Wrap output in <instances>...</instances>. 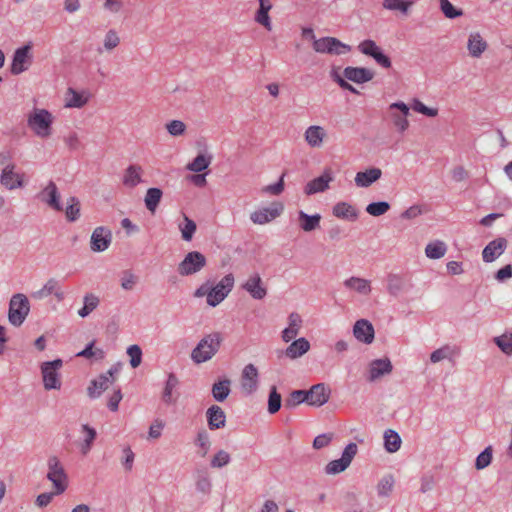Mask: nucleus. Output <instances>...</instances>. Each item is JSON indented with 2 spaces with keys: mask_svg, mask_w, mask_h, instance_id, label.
Listing matches in <instances>:
<instances>
[{
  "mask_svg": "<svg viewBox=\"0 0 512 512\" xmlns=\"http://www.w3.org/2000/svg\"><path fill=\"white\" fill-rule=\"evenodd\" d=\"M302 323L303 320L298 313H290L288 316V326L282 331V340L286 343L294 340L300 332Z\"/></svg>",
  "mask_w": 512,
  "mask_h": 512,
  "instance_id": "33",
  "label": "nucleus"
},
{
  "mask_svg": "<svg viewBox=\"0 0 512 512\" xmlns=\"http://www.w3.org/2000/svg\"><path fill=\"white\" fill-rule=\"evenodd\" d=\"M395 486V478L392 474L384 475L377 483V495L380 498H387L393 492Z\"/></svg>",
  "mask_w": 512,
  "mask_h": 512,
  "instance_id": "43",
  "label": "nucleus"
},
{
  "mask_svg": "<svg viewBox=\"0 0 512 512\" xmlns=\"http://www.w3.org/2000/svg\"><path fill=\"white\" fill-rule=\"evenodd\" d=\"M81 205L77 197L71 196L67 199L65 216L69 222H75L80 218Z\"/></svg>",
  "mask_w": 512,
  "mask_h": 512,
  "instance_id": "48",
  "label": "nucleus"
},
{
  "mask_svg": "<svg viewBox=\"0 0 512 512\" xmlns=\"http://www.w3.org/2000/svg\"><path fill=\"white\" fill-rule=\"evenodd\" d=\"M412 0H383L382 7L391 12H400L403 15H408L410 8L413 6Z\"/></svg>",
  "mask_w": 512,
  "mask_h": 512,
  "instance_id": "41",
  "label": "nucleus"
},
{
  "mask_svg": "<svg viewBox=\"0 0 512 512\" xmlns=\"http://www.w3.org/2000/svg\"><path fill=\"white\" fill-rule=\"evenodd\" d=\"M178 228L181 232V237L184 241H191L194 233L196 232V223L190 219L187 215H183V222L178 224Z\"/></svg>",
  "mask_w": 512,
  "mask_h": 512,
  "instance_id": "50",
  "label": "nucleus"
},
{
  "mask_svg": "<svg viewBox=\"0 0 512 512\" xmlns=\"http://www.w3.org/2000/svg\"><path fill=\"white\" fill-rule=\"evenodd\" d=\"M179 379L174 373H169L164 384L161 399L166 405H174L180 396L178 392Z\"/></svg>",
  "mask_w": 512,
  "mask_h": 512,
  "instance_id": "23",
  "label": "nucleus"
},
{
  "mask_svg": "<svg viewBox=\"0 0 512 512\" xmlns=\"http://www.w3.org/2000/svg\"><path fill=\"white\" fill-rule=\"evenodd\" d=\"M344 77L352 82L362 84L373 78V73L363 67H346L344 69Z\"/></svg>",
  "mask_w": 512,
  "mask_h": 512,
  "instance_id": "35",
  "label": "nucleus"
},
{
  "mask_svg": "<svg viewBox=\"0 0 512 512\" xmlns=\"http://www.w3.org/2000/svg\"><path fill=\"white\" fill-rule=\"evenodd\" d=\"M38 198L41 202L55 211H62L63 205L60 202V192L54 181L50 180L39 192Z\"/></svg>",
  "mask_w": 512,
  "mask_h": 512,
  "instance_id": "15",
  "label": "nucleus"
},
{
  "mask_svg": "<svg viewBox=\"0 0 512 512\" xmlns=\"http://www.w3.org/2000/svg\"><path fill=\"white\" fill-rule=\"evenodd\" d=\"M358 50L367 56L372 57L378 65H380L383 68H390L391 67V60L390 58L385 55L382 51V49L376 44L375 41L367 39L362 41L358 45Z\"/></svg>",
  "mask_w": 512,
  "mask_h": 512,
  "instance_id": "14",
  "label": "nucleus"
},
{
  "mask_svg": "<svg viewBox=\"0 0 512 512\" xmlns=\"http://www.w3.org/2000/svg\"><path fill=\"white\" fill-rule=\"evenodd\" d=\"M63 366L61 359L43 362L41 364V374L43 386L46 390H59L61 388L60 369Z\"/></svg>",
  "mask_w": 512,
  "mask_h": 512,
  "instance_id": "5",
  "label": "nucleus"
},
{
  "mask_svg": "<svg viewBox=\"0 0 512 512\" xmlns=\"http://www.w3.org/2000/svg\"><path fill=\"white\" fill-rule=\"evenodd\" d=\"M447 251V246L443 241L436 240L427 244L425 254L430 259H440Z\"/></svg>",
  "mask_w": 512,
  "mask_h": 512,
  "instance_id": "47",
  "label": "nucleus"
},
{
  "mask_svg": "<svg viewBox=\"0 0 512 512\" xmlns=\"http://www.w3.org/2000/svg\"><path fill=\"white\" fill-rule=\"evenodd\" d=\"M234 286V276L229 273L225 275L214 287L207 293V304L211 307L219 305L231 292Z\"/></svg>",
  "mask_w": 512,
  "mask_h": 512,
  "instance_id": "7",
  "label": "nucleus"
},
{
  "mask_svg": "<svg viewBox=\"0 0 512 512\" xmlns=\"http://www.w3.org/2000/svg\"><path fill=\"white\" fill-rule=\"evenodd\" d=\"M33 62L31 45L26 44L17 48L13 54L10 71L13 75H19L29 69Z\"/></svg>",
  "mask_w": 512,
  "mask_h": 512,
  "instance_id": "12",
  "label": "nucleus"
},
{
  "mask_svg": "<svg viewBox=\"0 0 512 512\" xmlns=\"http://www.w3.org/2000/svg\"><path fill=\"white\" fill-rule=\"evenodd\" d=\"M312 45L315 52L322 54L343 55L351 50L349 45L334 37L316 38Z\"/></svg>",
  "mask_w": 512,
  "mask_h": 512,
  "instance_id": "9",
  "label": "nucleus"
},
{
  "mask_svg": "<svg viewBox=\"0 0 512 512\" xmlns=\"http://www.w3.org/2000/svg\"><path fill=\"white\" fill-rule=\"evenodd\" d=\"M507 247V240L505 238H497L489 242L483 249L482 257L484 262L490 263L502 255Z\"/></svg>",
  "mask_w": 512,
  "mask_h": 512,
  "instance_id": "28",
  "label": "nucleus"
},
{
  "mask_svg": "<svg viewBox=\"0 0 512 512\" xmlns=\"http://www.w3.org/2000/svg\"><path fill=\"white\" fill-rule=\"evenodd\" d=\"M307 395L309 405L321 407L328 402L330 389L324 383L315 384L307 390Z\"/></svg>",
  "mask_w": 512,
  "mask_h": 512,
  "instance_id": "26",
  "label": "nucleus"
},
{
  "mask_svg": "<svg viewBox=\"0 0 512 512\" xmlns=\"http://www.w3.org/2000/svg\"><path fill=\"white\" fill-rule=\"evenodd\" d=\"M343 287L350 293L368 297L372 292V283L369 279L351 276L343 281Z\"/></svg>",
  "mask_w": 512,
  "mask_h": 512,
  "instance_id": "18",
  "label": "nucleus"
},
{
  "mask_svg": "<svg viewBox=\"0 0 512 512\" xmlns=\"http://www.w3.org/2000/svg\"><path fill=\"white\" fill-rule=\"evenodd\" d=\"M231 381L228 378L218 380L212 385V396L217 402H223L231 392Z\"/></svg>",
  "mask_w": 512,
  "mask_h": 512,
  "instance_id": "40",
  "label": "nucleus"
},
{
  "mask_svg": "<svg viewBox=\"0 0 512 512\" xmlns=\"http://www.w3.org/2000/svg\"><path fill=\"white\" fill-rule=\"evenodd\" d=\"M50 295H53L59 302L63 301L65 298V293L62 290L59 281L55 278L48 279L43 287L34 292L32 296L36 299H43Z\"/></svg>",
  "mask_w": 512,
  "mask_h": 512,
  "instance_id": "25",
  "label": "nucleus"
},
{
  "mask_svg": "<svg viewBox=\"0 0 512 512\" xmlns=\"http://www.w3.org/2000/svg\"><path fill=\"white\" fill-rule=\"evenodd\" d=\"M440 9L444 16L448 19H455L463 15V11L452 5L449 0H439Z\"/></svg>",
  "mask_w": 512,
  "mask_h": 512,
  "instance_id": "56",
  "label": "nucleus"
},
{
  "mask_svg": "<svg viewBox=\"0 0 512 512\" xmlns=\"http://www.w3.org/2000/svg\"><path fill=\"white\" fill-rule=\"evenodd\" d=\"M494 342L504 354H512V331L495 337Z\"/></svg>",
  "mask_w": 512,
  "mask_h": 512,
  "instance_id": "52",
  "label": "nucleus"
},
{
  "mask_svg": "<svg viewBox=\"0 0 512 512\" xmlns=\"http://www.w3.org/2000/svg\"><path fill=\"white\" fill-rule=\"evenodd\" d=\"M382 176L380 168L371 167L365 171L357 172L354 178L355 185L360 188H367L378 181Z\"/></svg>",
  "mask_w": 512,
  "mask_h": 512,
  "instance_id": "30",
  "label": "nucleus"
},
{
  "mask_svg": "<svg viewBox=\"0 0 512 512\" xmlns=\"http://www.w3.org/2000/svg\"><path fill=\"white\" fill-rule=\"evenodd\" d=\"M120 371L119 365H113L107 372L99 375L90 382L87 388V394L91 399H97L106 391L115 381V375Z\"/></svg>",
  "mask_w": 512,
  "mask_h": 512,
  "instance_id": "6",
  "label": "nucleus"
},
{
  "mask_svg": "<svg viewBox=\"0 0 512 512\" xmlns=\"http://www.w3.org/2000/svg\"><path fill=\"white\" fill-rule=\"evenodd\" d=\"M100 304V298L94 293H86L83 297V307L78 310L81 318L88 317Z\"/></svg>",
  "mask_w": 512,
  "mask_h": 512,
  "instance_id": "42",
  "label": "nucleus"
},
{
  "mask_svg": "<svg viewBox=\"0 0 512 512\" xmlns=\"http://www.w3.org/2000/svg\"><path fill=\"white\" fill-rule=\"evenodd\" d=\"M121 287L125 291H131L135 288L138 277L130 270H125L121 275Z\"/></svg>",
  "mask_w": 512,
  "mask_h": 512,
  "instance_id": "58",
  "label": "nucleus"
},
{
  "mask_svg": "<svg viewBox=\"0 0 512 512\" xmlns=\"http://www.w3.org/2000/svg\"><path fill=\"white\" fill-rule=\"evenodd\" d=\"M162 196H163L162 190L159 188H156V187L149 188L146 191L144 202H145L146 208L151 213H155V211L162 199Z\"/></svg>",
  "mask_w": 512,
  "mask_h": 512,
  "instance_id": "45",
  "label": "nucleus"
},
{
  "mask_svg": "<svg viewBox=\"0 0 512 512\" xmlns=\"http://www.w3.org/2000/svg\"><path fill=\"white\" fill-rule=\"evenodd\" d=\"M310 349L309 341L304 338L295 339L285 350L286 357L297 359L307 353Z\"/></svg>",
  "mask_w": 512,
  "mask_h": 512,
  "instance_id": "37",
  "label": "nucleus"
},
{
  "mask_svg": "<svg viewBox=\"0 0 512 512\" xmlns=\"http://www.w3.org/2000/svg\"><path fill=\"white\" fill-rule=\"evenodd\" d=\"M143 168L138 164L129 165L123 174L122 183L128 188H134L143 182Z\"/></svg>",
  "mask_w": 512,
  "mask_h": 512,
  "instance_id": "31",
  "label": "nucleus"
},
{
  "mask_svg": "<svg viewBox=\"0 0 512 512\" xmlns=\"http://www.w3.org/2000/svg\"><path fill=\"white\" fill-rule=\"evenodd\" d=\"M242 288L247 291L252 298L257 300L263 299L267 294V290L263 286L262 279L259 274L251 275L242 285Z\"/></svg>",
  "mask_w": 512,
  "mask_h": 512,
  "instance_id": "29",
  "label": "nucleus"
},
{
  "mask_svg": "<svg viewBox=\"0 0 512 512\" xmlns=\"http://www.w3.org/2000/svg\"><path fill=\"white\" fill-rule=\"evenodd\" d=\"M384 447L387 452L395 453L401 447V438L399 434L394 430H387L384 433Z\"/></svg>",
  "mask_w": 512,
  "mask_h": 512,
  "instance_id": "46",
  "label": "nucleus"
},
{
  "mask_svg": "<svg viewBox=\"0 0 512 512\" xmlns=\"http://www.w3.org/2000/svg\"><path fill=\"white\" fill-rule=\"evenodd\" d=\"M206 417L210 430L221 429L226 425V414L218 405L210 406L206 411Z\"/></svg>",
  "mask_w": 512,
  "mask_h": 512,
  "instance_id": "32",
  "label": "nucleus"
},
{
  "mask_svg": "<svg viewBox=\"0 0 512 512\" xmlns=\"http://www.w3.org/2000/svg\"><path fill=\"white\" fill-rule=\"evenodd\" d=\"M112 242L110 229L99 226L94 229L90 239V248L93 252H103L108 249Z\"/></svg>",
  "mask_w": 512,
  "mask_h": 512,
  "instance_id": "20",
  "label": "nucleus"
},
{
  "mask_svg": "<svg viewBox=\"0 0 512 512\" xmlns=\"http://www.w3.org/2000/svg\"><path fill=\"white\" fill-rule=\"evenodd\" d=\"M167 132L174 137L181 136L186 131V125L181 120H172L168 122L166 125Z\"/></svg>",
  "mask_w": 512,
  "mask_h": 512,
  "instance_id": "62",
  "label": "nucleus"
},
{
  "mask_svg": "<svg viewBox=\"0 0 512 512\" xmlns=\"http://www.w3.org/2000/svg\"><path fill=\"white\" fill-rule=\"evenodd\" d=\"M212 162V156L209 154H198L190 163L187 164L186 169L194 173H200L206 170Z\"/></svg>",
  "mask_w": 512,
  "mask_h": 512,
  "instance_id": "44",
  "label": "nucleus"
},
{
  "mask_svg": "<svg viewBox=\"0 0 512 512\" xmlns=\"http://www.w3.org/2000/svg\"><path fill=\"white\" fill-rule=\"evenodd\" d=\"M301 403L308 404L307 390H294L290 393L289 397L285 400V407L295 408Z\"/></svg>",
  "mask_w": 512,
  "mask_h": 512,
  "instance_id": "51",
  "label": "nucleus"
},
{
  "mask_svg": "<svg viewBox=\"0 0 512 512\" xmlns=\"http://www.w3.org/2000/svg\"><path fill=\"white\" fill-rule=\"evenodd\" d=\"M281 395L277 392L275 386H272L269 392L268 397V407L267 410L270 414L277 413L281 408Z\"/></svg>",
  "mask_w": 512,
  "mask_h": 512,
  "instance_id": "54",
  "label": "nucleus"
},
{
  "mask_svg": "<svg viewBox=\"0 0 512 512\" xmlns=\"http://www.w3.org/2000/svg\"><path fill=\"white\" fill-rule=\"evenodd\" d=\"M15 164H7L0 174V183L8 190H15L24 186V174L16 172Z\"/></svg>",
  "mask_w": 512,
  "mask_h": 512,
  "instance_id": "16",
  "label": "nucleus"
},
{
  "mask_svg": "<svg viewBox=\"0 0 512 512\" xmlns=\"http://www.w3.org/2000/svg\"><path fill=\"white\" fill-rule=\"evenodd\" d=\"M119 43L120 38L115 30L111 29L105 34L103 45L107 51L113 50Z\"/></svg>",
  "mask_w": 512,
  "mask_h": 512,
  "instance_id": "63",
  "label": "nucleus"
},
{
  "mask_svg": "<svg viewBox=\"0 0 512 512\" xmlns=\"http://www.w3.org/2000/svg\"><path fill=\"white\" fill-rule=\"evenodd\" d=\"M304 140L306 144L313 149H319L327 139V132L320 125H310L304 131Z\"/></svg>",
  "mask_w": 512,
  "mask_h": 512,
  "instance_id": "21",
  "label": "nucleus"
},
{
  "mask_svg": "<svg viewBox=\"0 0 512 512\" xmlns=\"http://www.w3.org/2000/svg\"><path fill=\"white\" fill-rule=\"evenodd\" d=\"M206 262V257L201 252L191 251L179 263L177 271L181 276H190L201 271Z\"/></svg>",
  "mask_w": 512,
  "mask_h": 512,
  "instance_id": "10",
  "label": "nucleus"
},
{
  "mask_svg": "<svg viewBox=\"0 0 512 512\" xmlns=\"http://www.w3.org/2000/svg\"><path fill=\"white\" fill-rule=\"evenodd\" d=\"M90 98L91 94L89 91H78L74 88L69 87L64 96V106L66 108L80 109L89 102Z\"/></svg>",
  "mask_w": 512,
  "mask_h": 512,
  "instance_id": "22",
  "label": "nucleus"
},
{
  "mask_svg": "<svg viewBox=\"0 0 512 512\" xmlns=\"http://www.w3.org/2000/svg\"><path fill=\"white\" fill-rule=\"evenodd\" d=\"M332 213L335 217L348 221L357 220L358 210L348 202H338L333 206Z\"/></svg>",
  "mask_w": 512,
  "mask_h": 512,
  "instance_id": "34",
  "label": "nucleus"
},
{
  "mask_svg": "<svg viewBox=\"0 0 512 512\" xmlns=\"http://www.w3.org/2000/svg\"><path fill=\"white\" fill-rule=\"evenodd\" d=\"M195 444L202 449L203 456L206 455L210 449V438L209 434L205 430H201L197 433Z\"/></svg>",
  "mask_w": 512,
  "mask_h": 512,
  "instance_id": "64",
  "label": "nucleus"
},
{
  "mask_svg": "<svg viewBox=\"0 0 512 512\" xmlns=\"http://www.w3.org/2000/svg\"><path fill=\"white\" fill-rule=\"evenodd\" d=\"M47 479L52 482L56 494H62L68 488V476L56 456L49 457L47 461Z\"/></svg>",
  "mask_w": 512,
  "mask_h": 512,
  "instance_id": "4",
  "label": "nucleus"
},
{
  "mask_svg": "<svg viewBox=\"0 0 512 512\" xmlns=\"http://www.w3.org/2000/svg\"><path fill=\"white\" fill-rule=\"evenodd\" d=\"M241 391L244 395L250 396L259 388V372L257 367L249 363L244 366L240 380Z\"/></svg>",
  "mask_w": 512,
  "mask_h": 512,
  "instance_id": "13",
  "label": "nucleus"
},
{
  "mask_svg": "<svg viewBox=\"0 0 512 512\" xmlns=\"http://www.w3.org/2000/svg\"><path fill=\"white\" fill-rule=\"evenodd\" d=\"M357 451V445L355 443H349L344 448L340 459L332 460L325 466V473L327 475H335L345 471L351 464Z\"/></svg>",
  "mask_w": 512,
  "mask_h": 512,
  "instance_id": "11",
  "label": "nucleus"
},
{
  "mask_svg": "<svg viewBox=\"0 0 512 512\" xmlns=\"http://www.w3.org/2000/svg\"><path fill=\"white\" fill-rule=\"evenodd\" d=\"M221 342L222 336L219 332L204 336L192 350V360L197 364L210 360L218 352Z\"/></svg>",
  "mask_w": 512,
  "mask_h": 512,
  "instance_id": "2",
  "label": "nucleus"
},
{
  "mask_svg": "<svg viewBox=\"0 0 512 512\" xmlns=\"http://www.w3.org/2000/svg\"><path fill=\"white\" fill-rule=\"evenodd\" d=\"M411 108L418 113H421L427 117H436L438 115L437 108L427 107L422 101L419 99H413L411 103Z\"/></svg>",
  "mask_w": 512,
  "mask_h": 512,
  "instance_id": "59",
  "label": "nucleus"
},
{
  "mask_svg": "<svg viewBox=\"0 0 512 512\" xmlns=\"http://www.w3.org/2000/svg\"><path fill=\"white\" fill-rule=\"evenodd\" d=\"M354 337L365 344H370L374 340L373 325L366 319L357 320L353 326Z\"/></svg>",
  "mask_w": 512,
  "mask_h": 512,
  "instance_id": "27",
  "label": "nucleus"
},
{
  "mask_svg": "<svg viewBox=\"0 0 512 512\" xmlns=\"http://www.w3.org/2000/svg\"><path fill=\"white\" fill-rule=\"evenodd\" d=\"M54 116L44 108H35L27 117V125L39 138L46 139L52 135Z\"/></svg>",
  "mask_w": 512,
  "mask_h": 512,
  "instance_id": "1",
  "label": "nucleus"
},
{
  "mask_svg": "<svg viewBox=\"0 0 512 512\" xmlns=\"http://www.w3.org/2000/svg\"><path fill=\"white\" fill-rule=\"evenodd\" d=\"M321 215L319 213L309 215L300 210L298 212V224L304 232H312L320 227Z\"/></svg>",
  "mask_w": 512,
  "mask_h": 512,
  "instance_id": "36",
  "label": "nucleus"
},
{
  "mask_svg": "<svg viewBox=\"0 0 512 512\" xmlns=\"http://www.w3.org/2000/svg\"><path fill=\"white\" fill-rule=\"evenodd\" d=\"M393 366L388 358L375 359L370 362L368 368V381L374 382L392 372Z\"/></svg>",
  "mask_w": 512,
  "mask_h": 512,
  "instance_id": "24",
  "label": "nucleus"
},
{
  "mask_svg": "<svg viewBox=\"0 0 512 512\" xmlns=\"http://www.w3.org/2000/svg\"><path fill=\"white\" fill-rule=\"evenodd\" d=\"M127 354L130 357V365L137 368L142 361V350L139 345L133 344L127 348Z\"/></svg>",
  "mask_w": 512,
  "mask_h": 512,
  "instance_id": "61",
  "label": "nucleus"
},
{
  "mask_svg": "<svg viewBox=\"0 0 512 512\" xmlns=\"http://www.w3.org/2000/svg\"><path fill=\"white\" fill-rule=\"evenodd\" d=\"M390 209V204L386 201L372 202L367 205L366 212L374 217L384 215Z\"/></svg>",
  "mask_w": 512,
  "mask_h": 512,
  "instance_id": "55",
  "label": "nucleus"
},
{
  "mask_svg": "<svg viewBox=\"0 0 512 512\" xmlns=\"http://www.w3.org/2000/svg\"><path fill=\"white\" fill-rule=\"evenodd\" d=\"M283 211V206L280 204H273L269 207H262L255 210L250 214V220L257 225H264L272 222L279 217Z\"/></svg>",
  "mask_w": 512,
  "mask_h": 512,
  "instance_id": "19",
  "label": "nucleus"
},
{
  "mask_svg": "<svg viewBox=\"0 0 512 512\" xmlns=\"http://www.w3.org/2000/svg\"><path fill=\"white\" fill-rule=\"evenodd\" d=\"M81 432L84 434L83 440L79 443L80 452L83 455H87L96 439L97 432L96 430L89 426L88 424H83L81 426Z\"/></svg>",
  "mask_w": 512,
  "mask_h": 512,
  "instance_id": "39",
  "label": "nucleus"
},
{
  "mask_svg": "<svg viewBox=\"0 0 512 512\" xmlns=\"http://www.w3.org/2000/svg\"><path fill=\"white\" fill-rule=\"evenodd\" d=\"M456 352L455 349L450 345H444L435 351H433L430 355V361L431 363L435 364L442 360H453L455 357Z\"/></svg>",
  "mask_w": 512,
  "mask_h": 512,
  "instance_id": "49",
  "label": "nucleus"
},
{
  "mask_svg": "<svg viewBox=\"0 0 512 512\" xmlns=\"http://www.w3.org/2000/svg\"><path fill=\"white\" fill-rule=\"evenodd\" d=\"M95 341H91L85 349L77 353L78 357L91 358L95 357L96 359H103L105 357V352L100 348H94Z\"/></svg>",
  "mask_w": 512,
  "mask_h": 512,
  "instance_id": "57",
  "label": "nucleus"
},
{
  "mask_svg": "<svg viewBox=\"0 0 512 512\" xmlns=\"http://www.w3.org/2000/svg\"><path fill=\"white\" fill-rule=\"evenodd\" d=\"M230 461V454L225 450H219L211 459L210 465L212 468H222L228 465Z\"/></svg>",
  "mask_w": 512,
  "mask_h": 512,
  "instance_id": "60",
  "label": "nucleus"
},
{
  "mask_svg": "<svg viewBox=\"0 0 512 512\" xmlns=\"http://www.w3.org/2000/svg\"><path fill=\"white\" fill-rule=\"evenodd\" d=\"M334 180L333 172L330 168L324 169L323 173L311 181L304 187V193L311 196L317 193L325 192L329 189L330 183Z\"/></svg>",
  "mask_w": 512,
  "mask_h": 512,
  "instance_id": "17",
  "label": "nucleus"
},
{
  "mask_svg": "<svg viewBox=\"0 0 512 512\" xmlns=\"http://www.w3.org/2000/svg\"><path fill=\"white\" fill-rule=\"evenodd\" d=\"M409 114V106L402 101L391 103L388 107V116L399 133H404L409 128Z\"/></svg>",
  "mask_w": 512,
  "mask_h": 512,
  "instance_id": "8",
  "label": "nucleus"
},
{
  "mask_svg": "<svg viewBox=\"0 0 512 512\" xmlns=\"http://www.w3.org/2000/svg\"><path fill=\"white\" fill-rule=\"evenodd\" d=\"M493 458V449L492 446H487L477 457L475 460V468L477 470H482L488 467L491 464Z\"/></svg>",
  "mask_w": 512,
  "mask_h": 512,
  "instance_id": "53",
  "label": "nucleus"
},
{
  "mask_svg": "<svg viewBox=\"0 0 512 512\" xmlns=\"http://www.w3.org/2000/svg\"><path fill=\"white\" fill-rule=\"evenodd\" d=\"M467 48L472 57L479 58L487 49V43L479 33H471L468 38Z\"/></svg>",
  "mask_w": 512,
  "mask_h": 512,
  "instance_id": "38",
  "label": "nucleus"
},
{
  "mask_svg": "<svg viewBox=\"0 0 512 512\" xmlns=\"http://www.w3.org/2000/svg\"><path fill=\"white\" fill-rule=\"evenodd\" d=\"M30 312V303L26 295L14 294L9 302L8 320L15 327L23 324Z\"/></svg>",
  "mask_w": 512,
  "mask_h": 512,
  "instance_id": "3",
  "label": "nucleus"
}]
</instances>
